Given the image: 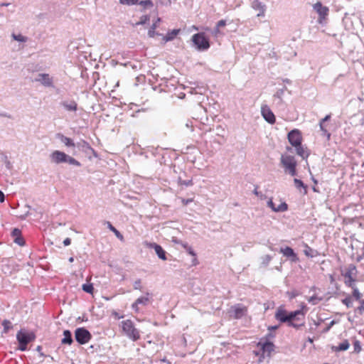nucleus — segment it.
I'll return each instance as SVG.
<instances>
[{"label": "nucleus", "mask_w": 364, "mask_h": 364, "mask_svg": "<svg viewBox=\"0 0 364 364\" xmlns=\"http://www.w3.org/2000/svg\"><path fill=\"white\" fill-rule=\"evenodd\" d=\"M342 303L346 305L348 308H350L353 305V301L350 296H347L345 299H342Z\"/></svg>", "instance_id": "f704fd0d"}, {"label": "nucleus", "mask_w": 364, "mask_h": 364, "mask_svg": "<svg viewBox=\"0 0 364 364\" xmlns=\"http://www.w3.org/2000/svg\"><path fill=\"white\" fill-rule=\"evenodd\" d=\"M280 252L282 253L284 256L291 258L293 262L298 260V257L291 247H286L285 248H281Z\"/></svg>", "instance_id": "f3484780"}, {"label": "nucleus", "mask_w": 364, "mask_h": 364, "mask_svg": "<svg viewBox=\"0 0 364 364\" xmlns=\"http://www.w3.org/2000/svg\"><path fill=\"white\" fill-rule=\"evenodd\" d=\"M314 9L319 16V18L321 20L326 19L328 15L329 9L327 6H323L321 1H317L313 5Z\"/></svg>", "instance_id": "f8f14e48"}, {"label": "nucleus", "mask_w": 364, "mask_h": 364, "mask_svg": "<svg viewBox=\"0 0 364 364\" xmlns=\"http://www.w3.org/2000/svg\"><path fill=\"white\" fill-rule=\"evenodd\" d=\"M254 193L256 195V196H259V193L257 191V186L255 187V190H254Z\"/></svg>", "instance_id": "4d7b16f0"}, {"label": "nucleus", "mask_w": 364, "mask_h": 364, "mask_svg": "<svg viewBox=\"0 0 364 364\" xmlns=\"http://www.w3.org/2000/svg\"><path fill=\"white\" fill-rule=\"evenodd\" d=\"M287 151L288 152L292 153V152H293V149H292V147H291V146H287Z\"/></svg>", "instance_id": "6e6d98bb"}, {"label": "nucleus", "mask_w": 364, "mask_h": 364, "mask_svg": "<svg viewBox=\"0 0 364 364\" xmlns=\"http://www.w3.org/2000/svg\"><path fill=\"white\" fill-rule=\"evenodd\" d=\"M349 287L351 288L353 290V291H352L353 296L356 300H360L362 297V294L360 292L358 289L356 287L355 284H353V287Z\"/></svg>", "instance_id": "c756f323"}, {"label": "nucleus", "mask_w": 364, "mask_h": 364, "mask_svg": "<svg viewBox=\"0 0 364 364\" xmlns=\"http://www.w3.org/2000/svg\"><path fill=\"white\" fill-rule=\"evenodd\" d=\"M66 162H68L70 164H73V165H75L77 166H80V163L78 161H77L75 159L70 157L69 156H68V159H67Z\"/></svg>", "instance_id": "58836bf2"}, {"label": "nucleus", "mask_w": 364, "mask_h": 364, "mask_svg": "<svg viewBox=\"0 0 364 364\" xmlns=\"http://www.w3.org/2000/svg\"><path fill=\"white\" fill-rule=\"evenodd\" d=\"M112 315H113V316H114V318H117V319H120V318H123V317H124V316H123V315H120L119 313H117V312H116V311H114V312L112 313Z\"/></svg>", "instance_id": "de8ad7c7"}, {"label": "nucleus", "mask_w": 364, "mask_h": 364, "mask_svg": "<svg viewBox=\"0 0 364 364\" xmlns=\"http://www.w3.org/2000/svg\"><path fill=\"white\" fill-rule=\"evenodd\" d=\"M179 33V30L174 29L171 33L168 34L166 37L167 41L172 40L178 33Z\"/></svg>", "instance_id": "ea45409f"}, {"label": "nucleus", "mask_w": 364, "mask_h": 364, "mask_svg": "<svg viewBox=\"0 0 364 364\" xmlns=\"http://www.w3.org/2000/svg\"><path fill=\"white\" fill-rule=\"evenodd\" d=\"M16 339L19 343L18 349L25 351L27 349V345L36 339V335L33 332L21 330L16 334Z\"/></svg>", "instance_id": "423d86ee"}, {"label": "nucleus", "mask_w": 364, "mask_h": 364, "mask_svg": "<svg viewBox=\"0 0 364 364\" xmlns=\"http://www.w3.org/2000/svg\"><path fill=\"white\" fill-rule=\"evenodd\" d=\"M36 81L40 82L46 87H51L53 85V79L47 73L39 74Z\"/></svg>", "instance_id": "4468645a"}, {"label": "nucleus", "mask_w": 364, "mask_h": 364, "mask_svg": "<svg viewBox=\"0 0 364 364\" xmlns=\"http://www.w3.org/2000/svg\"><path fill=\"white\" fill-rule=\"evenodd\" d=\"M358 311L360 314L364 312V300L360 301V306H358Z\"/></svg>", "instance_id": "37998d69"}, {"label": "nucleus", "mask_w": 364, "mask_h": 364, "mask_svg": "<svg viewBox=\"0 0 364 364\" xmlns=\"http://www.w3.org/2000/svg\"><path fill=\"white\" fill-rule=\"evenodd\" d=\"M252 7L255 9L259 10L262 14H259L258 16L263 15L264 12V6L258 0H255L252 2Z\"/></svg>", "instance_id": "b1692460"}, {"label": "nucleus", "mask_w": 364, "mask_h": 364, "mask_svg": "<svg viewBox=\"0 0 364 364\" xmlns=\"http://www.w3.org/2000/svg\"><path fill=\"white\" fill-rule=\"evenodd\" d=\"M330 115H326L323 119H322L320 122V129L323 132L324 134H326L327 136L329 138L331 134L328 132V130L326 129V127L323 125V123L326 121H328L330 119Z\"/></svg>", "instance_id": "393cba45"}, {"label": "nucleus", "mask_w": 364, "mask_h": 364, "mask_svg": "<svg viewBox=\"0 0 364 364\" xmlns=\"http://www.w3.org/2000/svg\"><path fill=\"white\" fill-rule=\"evenodd\" d=\"M71 243V240L68 237L65 238L63 241V244L65 246H68L69 245H70Z\"/></svg>", "instance_id": "3c124183"}, {"label": "nucleus", "mask_w": 364, "mask_h": 364, "mask_svg": "<svg viewBox=\"0 0 364 364\" xmlns=\"http://www.w3.org/2000/svg\"><path fill=\"white\" fill-rule=\"evenodd\" d=\"M181 184H183L185 186H191V185H193V181H192V180H188L187 181H183L181 182Z\"/></svg>", "instance_id": "09e8293b"}, {"label": "nucleus", "mask_w": 364, "mask_h": 364, "mask_svg": "<svg viewBox=\"0 0 364 364\" xmlns=\"http://www.w3.org/2000/svg\"><path fill=\"white\" fill-rule=\"evenodd\" d=\"M350 347V343L348 340H344L338 346H333L331 347V350L333 352H340L347 350Z\"/></svg>", "instance_id": "6ab92c4d"}, {"label": "nucleus", "mask_w": 364, "mask_h": 364, "mask_svg": "<svg viewBox=\"0 0 364 364\" xmlns=\"http://www.w3.org/2000/svg\"><path fill=\"white\" fill-rule=\"evenodd\" d=\"M149 294H147L146 296H141L138 298L135 302L132 304V309L136 311H139V305H147L149 303Z\"/></svg>", "instance_id": "dca6fc26"}, {"label": "nucleus", "mask_w": 364, "mask_h": 364, "mask_svg": "<svg viewBox=\"0 0 364 364\" xmlns=\"http://www.w3.org/2000/svg\"><path fill=\"white\" fill-rule=\"evenodd\" d=\"M278 326H268L267 329L269 331H274V330H277L278 328Z\"/></svg>", "instance_id": "603ef678"}, {"label": "nucleus", "mask_w": 364, "mask_h": 364, "mask_svg": "<svg viewBox=\"0 0 364 364\" xmlns=\"http://www.w3.org/2000/svg\"><path fill=\"white\" fill-rule=\"evenodd\" d=\"M75 338L79 344L84 345L87 343L92 339V334L86 328L80 327L76 328L75 331Z\"/></svg>", "instance_id": "1a4fd4ad"}, {"label": "nucleus", "mask_w": 364, "mask_h": 364, "mask_svg": "<svg viewBox=\"0 0 364 364\" xmlns=\"http://www.w3.org/2000/svg\"><path fill=\"white\" fill-rule=\"evenodd\" d=\"M294 185H295L296 188L298 190H301V188H303V190H304L303 193L304 195H306L307 193V186L305 185L302 182V181L297 179V178H294Z\"/></svg>", "instance_id": "5701e85b"}, {"label": "nucleus", "mask_w": 364, "mask_h": 364, "mask_svg": "<svg viewBox=\"0 0 364 364\" xmlns=\"http://www.w3.org/2000/svg\"><path fill=\"white\" fill-rule=\"evenodd\" d=\"M306 308V306L304 305L301 309L290 313H288L283 308H279L275 313V318L282 323H287L289 326L299 329L305 325L304 317L306 312L304 309Z\"/></svg>", "instance_id": "f257e3e1"}, {"label": "nucleus", "mask_w": 364, "mask_h": 364, "mask_svg": "<svg viewBox=\"0 0 364 364\" xmlns=\"http://www.w3.org/2000/svg\"><path fill=\"white\" fill-rule=\"evenodd\" d=\"M105 224L107 225V228L112 232V230L115 229V228L112 225V223L109 221L105 222Z\"/></svg>", "instance_id": "49530a36"}, {"label": "nucleus", "mask_w": 364, "mask_h": 364, "mask_svg": "<svg viewBox=\"0 0 364 364\" xmlns=\"http://www.w3.org/2000/svg\"><path fill=\"white\" fill-rule=\"evenodd\" d=\"M82 289L83 291H85L87 293L93 294L94 287H93L92 284H84L82 286Z\"/></svg>", "instance_id": "473e14b6"}, {"label": "nucleus", "mask_w": 364, "mask_h": 364, "mask_svg": "<svg viewBox=\"0 0 364 364\" xmlns=\"http://www.w3.org/2000/svg\"><path fill=\"white\" fill-rule=\"evenodd\" d=\"M149 247L154 248L158 257L162 260H166V252L159 245L156 243H150Z\"/></svg>", "instance_id": "a211bd4d"}, {"label": "nucleus", "mask_w": 364, "mask_h": 364, "mask_svg": "<svg viewBox=\"0 0 364 364\" xmlns=\"http://www.w3.org/2000/svg\"><path fill=\"white\" fill-rule=\"evenodd\" d=\"M4 326V333H7L13 328L11 323L9 320H4L2 322Z\"/></svg>", "instance_id": "72a5a7b5"}, {"label": "nucleus", "mask_w": 364, "mask_h": 364, "mask_svg": "<svg viewBox=\"0 0 364 364\" xmlns=\"http://www.w3.org/2000/svg\"><path fill=\"white\" fill-rule=\"evenodd\" d=\"M183 247L186 250L188 253L193 257L192 260V266H196L198 264V260L196 257V254L193 251L191 247L188 246L187 244H183Z\"/></svg>", "instance_id": "4be33fe9"}, {"label": "nucleus", "mask_w": 364, "mask_h": 364, "mask_svg": "<svg viewBox=\"0 0 364 364\" xmlns=\"http://www.w3.org/2000/svg\"><path fill=\"white\" fill-rule=\"evenodd\" d=\"M362 251L363 252H362L361 255L358 256L357 258H356L357 262H360L362 259L364 258V246H363V247L362 249Z\"/></svg>", "instance_id": "8fccbe9b"}, {"label": "nucleus", "mask_w": 364, "mask_h": 364, "mask_svg": "<svg viewBox=\"0 0 364 364\" xmlns=\"http://www.w3.org/2000/svg\"><path fill=\"white\" fill-rule=\"evenodd\" d=\"M64 338L61 341V343L63 345H71L73 342L72 338L71 332L69 330H65L63 331Z\"/></svg>", "instance_id": "412c9836"}, {"label": "nucleus", "mask_w": 364, "mask_h": 364, "mask_svg": "<svg viewBox=\"0 0 364 364\" xmlns=\"http://www.w3.org/2000/svg\"><path fill=\"white\" fill-rule=\"evenodd\" d=\"M150 18L148 15H144L140 18L139 22L136 23L135 25H144L149 21Z\"/></svg>", "instance_id": "c9c22d12"}, {"label": "nucleus", "mask_w": 364, "mask_h": 364, "mask_svg": "<svg viewBox=\"0 0 364 364\" xmlns=\"http://www.w3.org/2000/svg\"><path fill=\"white\" fill-rule=\"evenodd\" d=\"M274 337V335L269 333L266 336L262 338L257 343V346L261 351L260 357L259 358V362H262L265 357H270L272 353L274 350V344L269 340V338H272Z\"/></svg>", "instance_id": "7ed1b4c3"}, {"label": "nucleus", "mask_w": 364, "mask_h": 364, "mask_svg": "<svg viewBox=\"0 0 364 364\" xmlns=\"http://www.w3.org/2000/svg\"><path fill=\"white\" fill-rule=\"evenodd\" d=\"M307 341H308L310 343H314V340H313V338H310V337H309V338H308Z\"/></svg>", "instance_id": "13d9d810"}, {"label": "nucleus", "mask_w": 364, "mask_h": 364, "mask_svg": "<svg viewBox=\"0 0 364 364\" xmlns=\"http://www.w3.org/2000/svg\"><path fill=\"white\" fill-rule=\"evenodd\" d=\"M261 113L264 119L269 124H274L276 122V117L271 109L267 105L261 107Z\"/></svg>", "instance_id": "9b49d317"}, {"label": "nucleus", "mask_w": 364, "mask_h": 364, "mask_svg": "<svg viewBox=\"0 0 364 364\" xmlns=\"http://www.w3.org/2000/svg\"><path fill=\"white\" fill-rule=\"evenodd\" d=\"M354 351L356 353H359L361 350V346L360 342L358 340H355L353 342Z\"/></svg>", "instance_id": "a19ab883"}, {"label": "nucleus", "mask_w": 364, "mask_h": 364, "mask_svg": "<svg viewBox=\"0 0 364 364\" xmlns=\"http://www.w3.org/2000/svg\"><path fill=\"white\" fill-rule=\"evenodd\" d=\"M50 158L53 162L55 164H60L67 161L68 155L60 151H54L50 154Z\"/></svg>", "instance_id": "ddd939ff"}, {"label": "nucleus", "mask_w": 364, "mask_h": 364, "mask_svg": "<svg viewBox=\"0 0 364 364\" xmlns=\"http://www.w3.org/2000/svg\"><path fill=\"white\" fill-rule=\"evenodd\" d=\"M334 324H335V321H331V323H329V325L323 329V333H326V332H328V331L330 330V328H331Z\"/></svg>", "instance_id": "c03bdc74"}, {"label": "nucleus", "mask_w": 364, "mask_h": 364, "mask_svg": "<svg viewBox=\"0 0 364 364\" xmlns=\"http://www.w3.org/2000/svg\"><path fill=\"white\" fill-rule=\"evenodd\" d=\"M161 21V18H158L156 21V22H154L152 26H151L150 29L148 31V35L150 38H154L155 36V29L156 28V27L158 26V23L160 22Z\"/></svg>", "instance_id": "a878e982"}, {"label": "nucleus", "mask_w": 364, "mask_h": 364, "mask_svg": "<svg viewBox=\"0 0 364 364\" xmlns=\"http://www.w3.org/2000/svg\"><path fill=\"white\" fill-rule=\"evenodd\" d=\"M226 26V21L225 20H220L216 25V27L214 30V33L215 36H218L220 32V28L225 27Z\"/></svg>", "instance_id": "7c9ffc66"}, {"label": "nucleus", "mask_w": 364, "mask_h": 364, "mask_svg": "<svg viewBox=\"0 0 364 364\" xmlns=\"http://www.w3.org/2000/svg\"><path fill=\"white\" fill-rule=\"evenodd\" d=\"M193 201V199L191 198V199H184V198H182L181 199V202H182V204L183 205H188L189 203L192 202Z\"/></svg>", "instance_id": "a18cd8bd"}, {"label": "nucleus", "mask_w": 364, "mask_h": 364, "mask_svg": "<svg viewBox=\"0 0 364 364\" xmlns=\"http://www.w3.org/2000/svg\"><path fill=\"white\" fill-rule=\"evenodd\" d=\"M267 204L268 206L274 212H284L288 209V205L285 202H281L279 205H276L272 200H269Z\"/></svg>", "instance_id": "2eb2a0df"}, {"label": "nucleus", "mask_w": 364, "mask_h": 364, "mask_svg": "<svg viewBox=\"0 0 364 364\" xmlns=\"http://www.w3.org/2000/svg\"><path fill=\"white\" fill-rule=\"evenodd\" d=\"M63 107L68 111H75L77 109V105L75 101L70 102H63Z\"/></svg>", "instance_id": "bb28decb"}, {"label": "nucleus", "mask_w": 364, "mask_h": 364, "mask_svg": "<svg viewBox=\"0 0 364 364\" xmlns=\"http://www.w3.org/2000/svg\"><path fill=\"white\" fill-rule=\"evenodd\" d=\"M58 138L66 146L68 147H75V144L73 142V139L69 137L64 136L62 134H58Z\"/></svg>", "instance_id": "aec40b11"}, {"label": "nucleus", "mask_w": 364, "mask_h": 364, "mask_svg": "<svg viewBox=\"0 0 364 364\" xmlns=\"http://www.w3.org/2000/svg\"><path fill=\"white\" fill-rule=\"evenodd\" d=\"M4 201V195L2 191H0V202L2 203Z\"/></svg>", "instance_id": "5fc2aeb1"}, {"label": "nucleus", "mask_w": 364, "mask_h": 364, "mask_svg": "<svg viewBox=\"0 0 364 364\" xmlns=\"http://www.w3.org/2000/svg\"><path fill=\"white\" fill-rule=\"evenodd\" d=\"M121 327L122 332L131 340L136 341L140 339V332L135 328L133 321L130 319H127L121 322Z\"/></svg>", "instance_id": "20e7f679"}, {"label": "nucleus", "mask_w": 364, "mask_h": 364, "mask_svg": "<svg viewBox=\"0 0 364 364\" xmlns=\"http://www.w3.org/2000/svg\"><path fill=\"white\" fill-rule=\"evenodd\" d=\"M287 139L291 145L295 148L296 152L299 156L303 159L308 158L309 154L306 149L302 146L303 138L301 132L299 129H294L289 132L287 135Z\"/></svg>", "instance_id": "f03ea898"}, {"label": "nucleus", "mask_w": 364, "mask_h": 364, "mask_svg": "<svg viewBox=\"0 0 364 364\" xmlns=\"http://www.w3.org/2000/svg\"><path fill=\"white\" fill-rule=\"evenodd\" d=\"M140 284H141V281L139 279L138 281H136L135 284H134V289H139Z\"/></svg>", "instance_id": "864d4df0"}, {"label": "nucleus", "mask_w": 364, "mask_h": 364, "mask_svg": "<svg viewBox=\"0 0 364 364\" xmlns=\"http://www.w3.org/2000/svg\"><path fill=\"white\" fill-rule=\"evenodd\" d=\"M247 311L248 309L247 306L240 304H237L232 306L228 313L230 314V316L234 319H240L242 317L246 316Z\"/></svg>", "instance_id": "9d476101"}, {"label": "nucleus", "mask_w": 364, "mask_h": 364, "mask_svg": "<svg viewBox=\"0 0 364 364\" xmlns=\"http://www.w3.org/2000/svg\"><path fill=\"white\" fill-rule=\"evenodd\" d=\"M12 37L14 38V40L19 41V42H26V38L21 34L16 35L14 33V34H12Z\"/></svg>", "instance_id": "4c0bfd02"}, {"label": "nucleus", "mask_w": 364, "mask_h": 364, "mask_svg": "<svg viewBox=\"0 0 364 364\" xmlns=\"http://www.w3.org/2000/svg\"><path fill=\"white\" fill-rule=\"evenodd\" d=\"M304 253L306 256L314 257L317 255V254H314L316 251H314L311 247H309L307 244H304Z\"/></svg>", "instance_id": "cd10ccee"}, {"label": "nucleus", "mask_w": 364, "mask_h": 364, "mask_svg": "<svg viewBox=\"0 0 364 364\" xmlns=\"http://www.w3.org/2000/svg\"><path fill=\"white\" fill-rule=\"evenodd\" d=\"M20 234H21V231L16 228H15L12 232V235L14 237H18ZM15 242L20 245H24V241H23V238H21V237H16L15 239Z\"/></svg>", "instance_id": "c85d7f7f"}, {"label": "nucleus", "mask_w": 364, "mask_h": 364, "mask_svg": "<svg viewBox=\"0 0 364 364\" xmlns=\"http://www.w3.org/2000/svg\"><path fill=\"white\" fill-rule=\"evenodd\" d=\"M139 0H119V3L123 5H134L138 3Z\"/></svg>", "instance_id": "e433bc0d"}, {"label": "nucleus", "mask_w": 364, "mask_h": 364, "mask_svg": "<svg viewBox=\"0 0 364 364\" xmlns=\"http://www.w3.org/2000/svg\"><path fill=\"white\" fill-rule=\"evenodd\" d=\"M357 273L356 267L353 264H349L344 272H342L341 275L344 277V284L346 287H353L355 284Z\"/></svg>", "instance_id": "0eeeda50"}, {"label": "nucleus", "mask_w": 364, "mask_h": 364, "mask_svg": "<svg viewBox=\"0 0 364 364\" xmlns=\"http://www.w3.org/2000/svg\"><path fill=\"white\" fill-rule=\"evenodd\" d=\"M74 261V258L73 257L69 258V262H73Z\"/></svg>", "instance_id": "bf43d9fd"}, {"label": "nucleus", "mask_w": 364, "mask_h": 364, "mask_svg": "<svg viewBox=\"0 0 364 364\" xmlns=\"http://www.w3.org/2000/svg\"><path fill=\"white\" fill-rule=\"evenodd\" d=\"M281 164L291 176H294L296 175V166L297 162L295 157L289 153H285L281 156Z\"/></svg>", "instance_id": "39448f33"}, {"label": "nucleus", "mask_w": 364, "mask_h": 364, "mask_svg": "<svg viewBox=\"0 0 364 364\" xmlns=\"http://www.w3.org/2000/svg\"><path fill=\"white\" fill-rule=\"evenodd\" d=\"M192 41L198 50H205L210 47L209 41L203 33L194 34Z\"/></svg>", "instance_id": "6e6552de"}, {"label": "nucleus", "mask_w": 364, "mask_h": 364, "mask_svg": "<svg viewBox=\"0 0 364 364\" xmlns=\"http://www.w3.org/2000/svg\"><path fill=\"white\" fill-rule=\"evenodd\" d=\"M137 4L141 6L144 9L151 8L154 6L151 0L140 1H138Z\"/></svg>", "instance_id": "2f4dec72"}, {"label": "nucleus", "mask_w": 364, "mask_h": 364, "mask_svg": "<svg viewBox=\"0 0 364 364\" xmlns=\"http://www.w3.org/2000/svg\"><path fill=\"white\" fill-rule=\"evenodd\" d=\"M112 232L119 240H120L121 241L124 240V236L116 228L112 230Z\"/></svg>", "instance_id": "79ce46f5"}]
</instances>
